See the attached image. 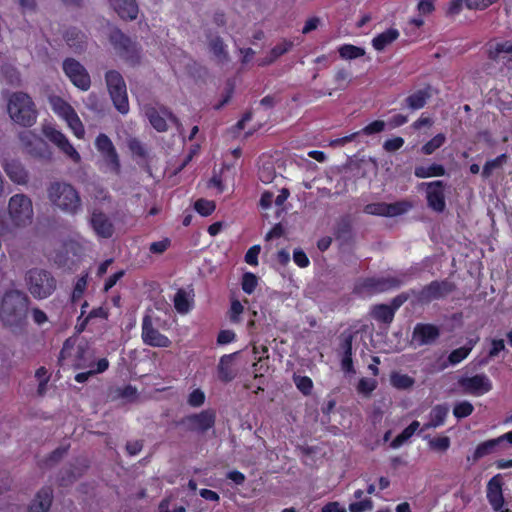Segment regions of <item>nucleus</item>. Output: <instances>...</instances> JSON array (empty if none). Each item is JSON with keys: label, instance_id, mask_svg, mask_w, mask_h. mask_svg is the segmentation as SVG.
I'll list each match as a JSON object with an SVG mask.
<instances>
[{"label": "nucleus", "instance_id": "nucleus-1", "mask_svg": "<svg viewBox=\"0 0 512 512\" xmlns=\"http://www.w3.org/2000/svg\"><path fill=\"white\" fill-rule=\"evenodd\" d=\"M29 299L20 290L4 293L0 302V322L12 331L21 329L27 318Z\"/></svg>", "mask_w": 512, "mask_h": 512}, {"label": "nucleus", "instance_id": "nucleus-2", "mask_svg": "<svg viewBox=\"0 0 512 512\" xmlns=\"http://www.w3.org/2000/svg\"><path fill=\"white\" fill-rule=\"evenodd\" d=\"M50 203L66 215L74 216L82 211V200L74 186L67 182L56 181L47 188Z\"/></svg>", "mask_w": 512, "mask_h": 512}, {"label": "nucleus", "instance_id": "nucleus-3", "mask_svg": "<svg viewBox=\"0 0 512 512\" xmlns=\"http://www.w3.org/2000/svg\"><path fill=\"white\" fill-rule=\"evenodd\" d=\"M7 220L13 229L21 230L34 222V206L32 199L24 193L12 195L7 203Z\"/></svg>", "mask_w": 512, "mask_h": 512}, {"label": "nucleus", "instance_id": "nucleus-4", "mask_svg": "<svg viewBox=\"0 0 512 512\" xmlns=\"http://www.w3.org/2000/svg\"><path fill=\"white\" fill-rule=\"evenodd\" d=\"M10 119L17 125L31 127L37 119V110L31 97L23 92L13 93L7 104Z\"/></svg>", "mask_w": 512, "mask_h": 512}, {"label": "nucleus", "instance_id": "nucleus-5", "mask_svg": "<svg viewBox=\"0 0 512 512\" xmlns=\"http://www.w3.org/2000/svg\"><path fill=\"white\" fill-rule=\"evenodd\" d=\"M59 362L63 367L86 369L94 367V355L86 344H75L67 340L60 352Z\"/></svg>", "mask_w": 512, "mask_h": 512}, {"label": "nucleus", "instance_id": "nucleus-6", "mask_svg": "<svg viewBox=\"0 0 512 512\" xmlns=\"http://www.w3.org/2000/svg\"><path fill=\"white\" fill-rule=\"evenodd\" d=\"M27 288L31 295L37 299L49 297L56 289V280L47 271L31 269L26 274Z\"/></svg>", "mask_w": 512, "mask_h": 512}, {"label": "nucleus", "instance_id": "nucleus-7", "mask_svg": "<svg viewBox=\"0 0 512 512\" xmlns=\"http://www.w3.org/2000/svg\"><path fill=\"white\" fill-rule=\"evenodd\" d=\"M105 81L114 107L121 114H127L129 112V101L126 83L122 75L116 70H109L105 74Z\"/></svg>", "mask_w": 512, "mask_h": 512}, {"label": "nucleus", "instance_id": "nucleus-8", "mask_svg": "<svg viewBox=\"0 0 512 512\" xmlns=\"http://www.w3.org/2000/svg\"><path fill=\"white\" fill-rule=\"evenodd\" d=\"M49 103L53 112L67 123L75 137L83 139L85 129L73 107L58 96L50 97Z\"/></svg>", "mask_w": 512, "mask_h": 512}, {"label": "nucleus", "instance_id": "nucleus-9", "mask_svg": "<svg viewBox=\"0 0 512 512\" xmlns=\"http://www.w3.org/2000/svg\"><path fill=\"white\" fill-rule=\"evenodd\" d=\"M109 39L114 49L121 57L132 64L139 62L140 47L134 40L118 29H115L110 33Z\"/></svg>", "mask_w": 512, "mask_h": 512}, {"label": "nucleus", "instance_id": "nucleus-10", "mask_svg": "<svg viewBox=\"0 0 512 512\" xmlns=\"http://www.w3.org/2000/svg\"><path fill=\"white\" fill-rule=\"evenodd\" d=\"M95 147L102 156V165L105 171L118 174L120 162L111 139L106 134L100 133L95 139Z\"/></svg>", "mask_w": 512, "mask_h": 512}, {"label": "nucleus", "instance_id": "nucleus-11", "mask_svg": "<svg viewBox=\"0 0 512 512\" xmlns=\"http://www.w3.org/2000/svg\"><path fill=\"white\" fill-rule=\"evenodd\" d=\"M44 136L49 139L57 148L73 163L79 164L81 156L79 152L70 143L69 139L64 133L57 130L51 125H44L42 128Z\"/></svg>", "mask_w": 512, "mask_h": 512}, {"label": "nucleus", "instance_id": "nucleus-12", "mask_svg": "<svg viewBox=\"0 0 512 512\" xmlns=\"http://www.w3.org/2000/svg\"><path fill=\"white\" fill-rule=\"evenodd\" d=\"M63 71L72 84L82 91L89 90L91 78L86 68L74 58H67L62 64Z\"/></svg>", "mask_w": 512, "mask_h": 512}, {"label": "nucleus", "instance_id": "nucleus-13", "mask_svg": "<svg viewBox=\"0 0 512 512\" xmlns=\"http://www.w3.org/2000/svg\"><path fill=\"white\" fill-rule=\"evenodd\" d=\"M18 139L22 149L28 155L35 158H48L50 153L47 144L32 130H24L19 133Z\"/></svg>", "mask_w": 512, "mask_h": 512}, {"label": "nucleus", "instance_id": "nucleus-14", "mask_svg": "<svg viewBox=\"0 0 512 512\" xmlns=\"http://www.w3.org/2000/svg\"><path fill=\"white\" fill-rule=\"evenodd\" d=\"M141 337L143 342L149 346L166 348L171 345L169 338L161 334L153 326L152 319L149 315L143 318Z\"/></svg>", "mask_w": 512, "mask_h": 512}, {"label": "nucleus", "instance_id": "nucleus-15", "mask_svg": "<svg viewBox=\"0 0 512 512\" xmlns=\"http://www.w3.org/2000/svg\"><path fill=\"white\" fill-rule=\"evenodd\" d=\"M465 393L481 396L492 389V383L485 374L465 377L459 381Z\"/></svg>", "mask_w": 512, "mask_h": 512}, {"label": "nucleus", "instance_id": "nucleus-16", "mask_svg": "<svg viewBox=\"0 0 512 512\" xmlns=\"http://www.w3.org/2000/svg\"><path fill=\"white\" fill-rule=\"evenodd\" d=\"M421 186L426 189L428 206L437 212H442L445 209V185L443 181L422 183Z\"/></svg>", "mask_w": 512, "mask_h": 512}, {"label": "nucleus", "instance_id": "nucleus-17", "mask_svg": "<svg viewBox=\"0 0 512 512\" xmlns=\"http://www.w3.org/2000/svg\"><path fill=\"white\" fill-rule=\"evenodd\" d=\"M89 222L93 231L98 237L110 238L113 235V223L103 212L94 210L91 214Z\"/></svg>", "mask_w": 512, "mask_h": 512}, {"label": "nucleus", "instance_id": "nucleus-18", "mask_svg": "<svg viewBox=\"0 0 512 512\" xmlns=\"http://www.w3.org/2000/svg\"><path fill=\"white\" fill-rule=\"evenodd\" d=\"M487 499L495 511L506 512L500 475L492 477L487 484Z\"/></svg>", "mask_w": 512, "mask_h": 512}, {"label": "nucleus", "instance_id": "nucleus-19", "mask_svg": "<svg viewBox=\"0 0 512 512\" xmlns=\"http://www.w3.org/2000/svg\"><path fill=\"white\" fill-rule=\"evenodd\" d=\"M145 115L151 125L159 132L167 130V120L176 121V118L165 108L157 109L153 106H147L145 107Z\"/></svg>", "mask_w": 512, "mask_h": 512}, {"label": "nucleus", "instance_id": "nucleus-20", "mask_svg": "<svg viewBox=\"0 0 512 512\" xmlns=\"http://www.w3.org/2000/svg\"><path fill=\"white\" fill-rule=\"evenodd\" d=\"M2 167L8 178L15 184L26 185L29 181V173L18 160H5Z\"/></svg>", "mask_w": 512, "mask_h": 512}, {"label": "nucleus", "instance_id": "nucleus-21", "mask_svg": "<svg viewBox=\"0 0 512 512\" xmlns=\"http://www.w3.org/2000/svg\"><path fill=\"white\" fill-rule=\"evenodd\" d=\"M402 283L397 278H368L365 279L360 287L361 292L367 291L370 293H377L398 287Z\"/></svg>", "mask_w": 512, "mask_h": 512}, {"label": "nucleus", "instance_id": "nucleus-22", "mask_svg": "<svg viewBox=\"0 0 512 512\" xmlns=\"http://www.w3.org/2000/svg\"><path fill=\"white\" fill-rule=\"evenodd\" d=\"M454 286L448 281H434L423 288L420 293L422 301L430 302L432 300L446 296L453 290Z\"/></svg>", "mask_w": 512, "mask_h": 512}, {"label": "nucleus", "instance_id": "nucleus-23", "mask_svg": "<svg viewBox=\"0 0 512 512\" xmlns=\"http://www.w3.org/2000/svg\"><path fill=\"white\" fill-rule=\"evenodd\" d=\"M208 50L218 64L223 65L230 61L227 45L219 36L210 35L208 37Z\"/></svg>", "mask_w": 512, "mask_h": 512}, {"label": "nucleus", "instance_id": "nucleus-24", "mask_svg": "<svg viewBox=\"0 0 512 512\" xmlns=\"http://www.w3.org/2000/svg\"><path fill=\"white\" fill-rule=\"evenodd\" d=\"M113 10L124 20H135L139 8L135 0H109Z\"/></svg>", "mask_w": 512, "mask_h": 512}, {"label": "nucleus", "instance_id": "nucleus-25", "mask_svg": "<svg viewBox=\"0 0 512 512\" xmlns=\"http://www.w3.org/2000/svg\"><path fill=\"white\" fill-rule=\"evenodd\" d=\"M439 336V330L432 324H417L413 331V339L419 345H427L434 342Z\"/></svg>", "mask_w": 512, "mask_h": 512}, {"label": "nucleus", "instance_id": "nucleus-26", "mask_svg": "<svg viewBox=\"0 0 512 512\" xmlns=\"http://www.w3.org/2000/svg\"><path fill=\"white\" fill-rule=\"evenodd\" d=\"M489 56L505 65L512 64V41H503L491 46Z\"/></svg>", "mask_w": 512, "mask_h": 512}, {"label": "nucleus", "instance_id": "nucleus-27", "mask_svg": "<svg viewBox=\"0 0 512 512\" xmlns=\"http://www.w3.org/2000/svg\"><path fill=\"white\" fill-rule=\"evenodd\" d=\"M448 413L449 407L447 405L434 406L429 413L428 422L423 425L422 431L442 426L445 423Z\"/></svg>", "mask_w": 512, "mask_h": 512}, {"label": "nucleus", "instance_id": "nucleus-28", "mask_svg": "<svg viewBox=\"0 0 512 512\" xmlns=\"http://www.w3.org/2000/svg\"><path fill=\"white\" fill-rule=\"evenodd\" d=\"M190 425L199 431L210 429L215 423V414L211 411H202L188 418Z\"/></svg>", "mask_w": 512, "mask_h": 512}, {"label": "nucleus", "instance_id": "nucleus-29", "mask_svg": "<svg viewBox=\"0 0 512 512\" xmlns=\"http://www.w3.org/2000/svg\"><path fill=\"white\" fill-rule=\"evenodd\" d=\"M52 503V491L50 488L41 489L32 504L29 507V512H47Z\"/></svg>", "mask_w": 512, "mask_h": 512}, {"label": "nucleus", "instance_id": "nucleus-30", "mask_svg": "<svg viewBox=\"0 0 512 512\" xmlns=\"http://www.w3.org/2000/svg\"><path fill=\"white\" fill-rule=\"evenodd\" d=\"M67 45L75 52L82 51L86 46V35L76 28L68 29L64 34Z\"/></svg>", "mask_w": 512, "mask_h": 512}, {"label": "nucleus", "instance_id": "nucleus-31", "mask_svg": "<svg viewBox=\"0 0 512 512\" xmlns=\"http://www.w3.org/2000/svg\"><path fill=\"white\" fill-rule=\"evenodd\" d=\"M399 31L395 28H390L381 34L377 35L372 40V45L377 51H383L387 46L392 44L398 37Z\"/></svg>", "mask_w": 512, "mask_h": 512}, {"label": "nucleus", "instance_id": "nucleus-32", "mask_svg": "<svg viewBox=\"0 0 512 512\" xmlns=\"http://www.w3.org/2000/svg\"><path fill=\"white\" fill-rule=\"evenodd\" d=\"M235 354L224 355L221 357L218 365L219 379L223 382H229L236 376L232 369V361Z\"/></svg>", "mask_w": 512, "mask_h": 512}, {"label": "nucleus", "instance_id": "nucleus-33", "mask_svg": "<svg viewBox=\"0 0 512 512\" xmlns=\"http://www.w3.org/2000/svg\"><path fill=\"white\" fill-rule=\"evenodd\" d=\"M193 305V295L186 290L180 289L174 296V306L181 314L188 313Z\"/></svg>", "mask_w": 512, "mask_h": 512}, {"label": "nucleus", "instance_id": "nucleus-34", "mask_svg": "<svg viewBox=\"0 0 512 512\" xmlns=\"http://www.w3.org/2000/svg\"><path fill=\"white\" fill-rule=\"evenodd\" d=\"M414 174L417 178H430L445 175V168L441 164H430L428 166H417L414 170Z\"/></svg>", "mask_w": 512, "mask_h": 512}, {"label": "nucleus", "instance_id": "nucleus-35", "mask_svg": "<svg viewBox=\"0 0 512 512\" xmlns=\"http://www.w3.org/2000/svg\"><path fill=\"white\" fill-rule=\"evenodd\" d=\"M109 367V362L106 358L99 359L92 368H87L88 370L86 372L78 373L75 376V380L78 383H84L86 382L91 376L103 373L106 371Z\"/></svg>", "mask_w": 512, "mask_h": 512}, {"label": "nucleus", "instance_id": "nucleus-36", "mask_svg": "<svg viewBox=\"0 0 512 512\" xmlns=\"http://www.w3.org/2000/svg\"><path fill=\"white\" fill-rule=\"evenodd\" d=\"M429 98L430 93L427 89L418 90L406 98V103L410 109L418 110L425 106Z\"/></svg>", "mask_w": 512, "mask_h": 512}, {"label": "nucleus", "instance_id": "nucleus-37", "mask_svg": "<svg viewBox=\"0 0 512 512\" xmlns=\"http://www.w3.org/2000/svg\"><path fill=\"white\" fill-rule=\"evenodd\" d=\"M395 309L388 305H376L371 309V315L377 321L391 323L394 318Z\"/></svg>", "mask_w": 512, "mask_h": 512}, {"label": "nucleus", "instance_id": "nucleus-38", "mask_svg": "<svg viewBox=\"0 0 512 512\" xmlns=\"http://www.w3.org/2000/svg\"><path fill=\"white\" fill-rule=\"evenodd\" d=\"M419 427V421H413L391 442V447L394 449L401 447L407 440H409L414 435V433L419 429Z\"/></svg>", "mask_w": 512, "mask_h": 512}, {"label": "nucleus", "instance_id": "nucleus-39", "mask_svg": "<svg viewBox=\"0 0 512 512\" xmlns=\"http://www.w3.org/2000/svg\"><path fill=\"white\" fill-rule=\"evenodd\" d=\"M507 161V154H501L495 159L487 161L483 167L482 176L484 178L490 177L494 171L501 169L507 163Z\"/></svg>", "mask_w": 512, "mask_h": 512}, {"label": "nucleus", "instance_id": "nucleus-40", "mask_svg": "<svg viewBox=\"0 0 512 512\" xmlns=\"http://www.w3.org/2000/svg\"><path fill=\"white\" fill-rule=\"evenodd\" d=\"M474 344L475 341L470 340L467 345L453 350L448 356L449 363L451 365H456L466 359L473 349Z\"/></svg>", "mask_w": 512, "mask_h": 512}, {"label": "nucleus", "instance_id": "nucleus-41", "mask_svg": "<svg viewBox=\"0 0 512 512\" xmlns=\"http://www.w3.org/2000/svg\"><path fill=\"white\" fill-rule=\"evenodd\" d=\"M499 443L500 442H499L498 438H496V439H491V440H488V441H485V442L479 444L473 453V461H478L479 459L492 453V451L495 449V447Z\"/></svg>", "mask_w": 512, "mask_h": 512}, {"label": "nucleus", "instance_id": "nucleus-42", "mask_svg": "<svg viewBox=\"0 0 512 512\" xmlns=\"http://www.w3.org/2000/svg\"><path fill=\"white\" fill-rule=\"evenodd\" d=\"M446 141V136L443 133H439L434 136L431 140H429L426 144H424L421 148V151L425 155L433 154L437 149H439Z\"/></svg>", "mask_w": 512, "mask_h": 512}, {"label": "nucleus", "instance_id": "nucleus-43", "mask_svg": "<svg viewBox=\"0 0 512 512\" xmlns=\"http://www.w3.org/2000/svg\"><path fill=\"white\" fill-rule=\"evenodd\" d=\"M412 208V204L408 201H399L387 204V217H395L408 212Z\"/></svg>", "mask_w": 512, "mask_h": 512}, {"label": "nucleus", "instance_id": "nucleus-44", "mask_svg": "<svg viewBox=\"0 0 512 512\" xmlns=\"http://www.w3.org/2000/svg\"><path fill=\"white\" fill-rule=\"evenodd\" d=\"M390 381L391 384L398 389H407L414 384V380L410 376L401 373H393Z\"/></svg>", "mask_w": 512, "mask_h": 512}, {"label": "nucleus", "instance_id": "nucleus-45", "mask_svg": "<svg viewBox=\"0 0 512 512\" xmlns=\"http://www.w3.org/2000/svg\"><path fill=\"white\" fill-rule=\"evenodd\" d=\"M339 54L344 59H355L364 55V50L354 45H343L339 48Z\"/></svg>", "mask_w": 512, "mask_h": 512}, {"label": "nucleus", "instance_id": "nucleus-46", "mask_svg": "<svg viewBox=\"0 0 512 512\" xmlns=\"http://www.w3.org/2000/svg\"><path fill=\"white\" fill-rule=\"evenodd\" d=\"M474 410L473 405L468 401H461L456 403L453 408V415L458 418H465L472 414Z\"/></svg>", "mask_w": 512, "mask_h": 512}, {"label": "nucleus", "instance_id": "nucleus-47", "mask_svg": "<svg viewBox=\"0 0 512 512\" xmlns=\"http://www.w3.org/2000/svg\"><path fill=\"white\" fill-rule=\"evenodd\" d=\"M195 210L202 216H209L215 210V203L210 200L200 199L195 202Z\"/></svg>", "mask_w": 512, "mask_h": 512}, {"label": "nucleus", "instance_id": "nucleus-48", "mask_svg": "<svg viewBox=\"0 0 512 512\" xmlns=\"http://www.w3.org/2000/svg\"><path fill=\"white\" fill-rule=\"evenodd\" d=\"M377 387V381L371 378H361L359 380L357 391L363 395H370Z\"/></svg>", "mask_w": 512, "mask_h": 512}, {"label": "nucleus", "instance_id": "nucleus-49", "mask_svg": "<svg viewBox=\"0 0 512 512\" xmlns=\"http://www.w3.org/2000/svg\"><path fill=\"white\" fill-rule=\"evenodd\" d=\"M294 383L296 387L305 395H309L313 388L312 380L307 376H295Z\"/></svg>", "mask_w": 512, "mask_h": 512}, {"label": "nucleus", "instance_id": "nucleus-50", "mask_svg": "<svg viewBox=\"0 0 512 512\" xmlns=\"http://www.w3.org/2000/svg\"><path fill=\"white\" fill-rule=\"evenodd\" d=\"M257 277L253 273H245L242 279V289L245 293L251 294L257 286Z\"/></svg>", "mask_w": 512, "mask_h": 512}, {"label": "nucleus", "instance_id": "nucleus-51", "mask_svg": "<svg viewBox=\"0 0 512 512\" xmlns=\"http://www.w3.org/2000/svg\"><path fill=\"white\" fill-rule=\"evenodd\" d=\"M337 88L345 89L351 81V74L345 69H339L334 77Z\"/></svg>", "mask_w": 512, "mask_h": 512}, {"label": "nucleus", "instance_id": "nucleus-52", "mask_svg": "<svg viewBox=\"0 0 512 512\" xmlns=\"http://www.w3.org/2000/svg\"><path fill=\"white\" fill-rule=\"evenodd\" d=\"M373 509V503L370 499H364L362 501L353 502L349 504L350 512H365Z\"/></svg>", "mask_w": 512, "mask_h": 512}, {"label": "nucleus", "instance_id": "nucleus-53", "mask_svg": "<svg viewBox=\"0 0 512 512\" xmlns=\"http://www.w3.org/2000/svg\"><path fill=\"white\" fill-rule=\"evenodd\" d=\"M430 448L438 451H446L450 447V439L447 436L431 439L429 441Z\"/></svg>", "mask_w": 512, "mask_h": 512}, {"label": "nucleus", "instance_id": "nucleus-54", "mask_svg": "<svg viewBox=\"0 0 512 512\" xmlns=\"http://www.w3.org/2000/svg\"><path fill=\"white\" fill-rule=\"evenodd\" d=\"M87 286V275H84L80 277L74 287L73 293H72V301L75 302L78 299L81 298L83 292L85 291Z\"/></svg>", "mask_w": 512, "mask_h": 512}, {"label": "nucleus", "instance_id": "nucleus-55", "mask_svg": "<svg viewBox=\"0 0 512 512\" xmlns=\"http://www.w3.org/2000/svg\"><path fill=\"white\" fill-rule=\"evenodd\" d=\"M205 401V394L200 389L193 390L188 397V404L193 407L201 406Z\"/></svg>", "mask_w": 512, "mask_h": 512}, {"label": "nucleus", "instance_id": "nucleus-56", "mask_svg": "<svg viewBox=\"0 0 512 512\" xmlns=\"http://www.w3.org/2000/svg\"><path fill=\"white\" fill-rule=\"evenodd\" d=\"M275 177V171L271 165H264L259 170V178L264 183H271Z\"/></svg>", "mask_w": 512, "mask_h": 512}, {"label": "nucleus", "instance_id": "nucleus-57", "mask_svg": "<svg viewBox=\"0 0 512 512\" xmlns=\"http://www.w3.org/2000/svg\"><path fill=\"white\" fill-rule=\"evenodd\" d=\"M497 0H466V7L468 9L484 10Z\"/></svg>", "mask_w": 512, "mask_h": 512}, {"label": "nucleus", "instance_id": "nucleus-58", "mask_svg": "<svg viewBox=\"0 0 512 512\" xmlns=\"http://www.w3.org/2000/svg\"><path fill=\"white\" fill-rule=\"evenodd\" d=\"M365 211L368 214L386 216L387 212V204L386 203H377L367 205Z\"/></svg>", "mask_w": 512, "mask_h": 512}, {"label": "nucleus", "instance_id": "nucleus-59", "mask_svg": "<svg viewBox=\"0 0 512 512\" xmlns=\"http://www.w3.org/2000/svg\"><path fill=\"white\" fill-rule=\"evenodd\" d=\"M292 44L289 43V42H284V43H281L277 46H275L272 50H271V57L269 59V62H273L275 59H277L279 56L283 55L284 53H286L287 51L290 50Z\"/></svg>", "mask_w": 512, "mask_h": 512}, {"label": "nucleus", "instance_id": "nucleus-60", "mask_svg": "<svg viewBox=\"0 0 512 512\" xmlns=\"http://www.w3.org/2000/svg\"><path fill=\"white\" fill-rule=\"evenodd\" d=\"M260 253V246H252L245 254V261L250 265L258 264V255Z\"/></svg>", "mask_w": 512, "mask_h": 512}, {"label": "nucleus", "instance_id": "nucleus-61", "mask_svg": "<svg viewBox=\"0 0 512 512\" xmlns=\"http://www.w3.org/2000/svg\"><path fill=\"white\" fill-rule=\"evenodd\" d=\"M404 144V139L401 137H395L393 139H389L385 141L383 147L388 152H394L400 149Z\"/></svg>", "mask_w": 512, "mask_h": 512}, {"label": "nucleus", "instance_id": "nucleus-62", "mask_svg": "<svg viewBox=\"0 0 512 512\" xmlns=\"http://www.w3.org/2000/svg\"><path fill=\"white\" fill-rule=\"evenodd\" d=\"M384 127H385L384 121L376 120V121L370 123L369 125H367L366 127H364L362 131H363V133L370 135V134L379 133V132L383 131Z\"/></svg>", "mask_w": 512, "mask_h": 512}, {"label": "nucleus", "instance_id": "nucleus-63", "mask_svg": "<svg viewBox=\"0 0 512 512\" xmlns=\"http://www.w3.org/2000/svg\"><path fill=\"white\" fill-rule=\"evenodd\" d=\"M294 262L301 268L307 267L309 265V259L304 251L300 249H296L293 253Z\"/></svg>", "mask_w": 512, "mask_h": 512}, {"label": "nucleus", "instance_id": "nucleus-64", "mask_svg": "<svg viewBox=\"0 0 512 512\" xmlns=\"http://www.w3.org/2000/svg\"><path fill=\"white\" fill-rule=\"evenodd\" d=\"M321 512H347L346 508L342 506L339 502L333 501L324 505L321 509Z\"/></svg>", "mask_w": 512, "mask_h": 512}]
</instances>
